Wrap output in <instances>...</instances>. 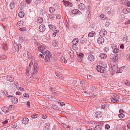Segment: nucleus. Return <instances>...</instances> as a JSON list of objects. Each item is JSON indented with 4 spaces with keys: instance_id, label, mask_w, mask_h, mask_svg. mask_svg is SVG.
I'll list each match as a JSON object with an SVG mask.
<instances>
[{
    "instance_id": "14",
    "label": "nucleus",
    "mask_w": 130,
    "mask_h": 130,
    "mask_svg": "<svg viewBox=\"0 0 130 130\" xmlns=\"http://www.w3.org/2000/svg\"><path fill=\"white\" fill-rule=\"evenodd\" d=\"M19 17L21 18L23 17L24 15V12L22 11H20L18 14Z\"/></svg>"
},
{
    "instance_id": "18",
    "label": "nucleus",
    "mask_w": 130,
    "mask_h": 130,
    "mask_svg": "<svg viewBox=\"0 0 130 130\" xmlns=\"http://www.w3.org/2000/svg\"><path fill=\"white\" fill-rule=\"evenodd\" d=\"M129 12L128 8H125L123 10V13L124 14H127Z\"/></svg>"
},
{
    "instance_id": "49",
    "label": "nucleus",
    "mask_w": 130,
    "mask_h": 130,
    "mask_svg": "<svg viewBox=\"0 0 130 130\" xmlns=\"http://www.w3.org/2000/svg\"><path fill=\"white\" fill-rule=\"evenodd\" d=\"M79 56L80 58H82L84 56V54L82 53H80L79 54Z\"/></svg>"
},
{
    "instance_id": "44",
    "label": "nucleus",
    "mask_w": 130,
    "mask_h": 130,
    "mask_svg": "<svg viewBox=\"0 0 130 130\" xmlns=\"http://www.w3.org/2000/svg\"><path fill=\"white\" fill-rule=\"evenodd\" d=\"M126 57L127 59L129 60H130V53H129L127 54Z\"/></svg>"
},
{
    "instance_id": "6",
    "label": "nucleus",
    "mask_w": 130,
    "mask_h": 130,
    "mask_svg": "<svg viewBox=\"0 0 130 130\" xmlns=\"http://www.w3.org/2000/svg\"><path fill=\"white\" fill-rule=\"evenodd\" d=\"M107 33L105 29L101 30L99 32L100 35L101 36H105L106 35Z\"/></svg>"
},
{
    "instance_id": "30",
    "label": "nucleus",
    "mask_w": 130,
    "mask_h": 130,
    "mask_svg": "<svg viewBox=\"0 0 130 130\" xmlns=\"http://www.w3.org/2000/svg\"><path fill=\"white\" fill-rule=\"evenodd\" d=\"M106 55L105 54L102 53L101 55V58L103 59L105 58L106 57Z\"/></svg>"
},
{
    "instance_id": "63",
    "label": "nucleus",
    "mask_w": 130,
    "mask_h": 130,
    "mask_svg": "<svg viewBox=\"0 0 130 130\" xmlns=\"http://www.w3.org/2000/svg\"><path fill=\"white\" fill-rule=\"evenodd\" d=\"M92 90L93 91H94V92H96L95 90H96V88L95 87L93 86V87H92Z\"/></svg>"
},
{
    "instance_id": "35",
    "label": "nucleus",
    "mask_w": 130,
    "mask_h": 130,
    "mask_svg": "<svg viewBox=\"0 0 130 130\" xmlns=\"http://www.w3.org/2000/svg\"><path fill=\"white\" fill-rule=\"evenodd\" d=\"M72 27L73 28L75 29H77L79 28L78 26L77 25H72Z\"/></svg>"
},
{
    "instance_id": "38",
    "label": "nucleus",
    "mask_w": 130,
    "mask_h": 130,
    "mask_svg": "<svg viewBox=\"0 0 130 130\" xmlns=\"http://www.w3.org/2000/svg\"><path fill=\"white\" fill-rule=\"evenodd\" d=\"M3 47L5 50H7V47L6 44L4 43L3 45Z\"/></svg>"
},
{
    "instance_id": "15",
    "label": "nucleus",
    "mask_w": 130,
    "mask_h": 130,
    "mask_svg": "<svg viewBox=\"0 0 130 130\" xmlns=\"http://www.w3.org/2000/svg\"><path fill=\"white\" fill-rule=\"evenodd\" d=\"M95 116L96 117H100L102 116V113L98 111L95 113Z\"/></svg>"
},
{
    "instance_id": "11",
    "label": "nucleus",
    "mask_w": 130,
    "mask_h": 130,
    "mask_svg": "<svg viewBox=\"0 0 130 130\" xmlns=\"http://www.w3.org/2000/svg\"><path fill=\"white\" fill-rule=\"evenodd\" d=\"M78 6L79 9L80 10L84 9L85 8V5L83 3L79 4Z\"/></svg>"
},
{
    "instance_id": "57",
    "label": "nucleus",
    "mask_w": 130,
    "mask_h": 130,
    "mask_svg": "<svg viewBox=\"0 0 130 130\" xmlns=\"http://www.w3.org/2000/svg\"><path fill=\"white\" fill-rule=\"evenodd\" d=\"M8 121L7 120H6L4 121H3L2 122L3 124L5 125V124L8 123Z\"/></svg>"
},
{
    "instance_id": "4",
    "label": "nucleus",
    "mask_w": 130,
    "mask_h": 130,
    "mask_svg": "<svg viewBox=\"0 0 130 130\" xmlns=\"http://www.w3.org/2000/svg\"><path fill=\"white\" fill-rule=\"evenodd\" d=\"M96 69L98 72L102 73H103L105 71L104 68L103 67V66L98 65L96 67Z\"/></svg>"
},
{
    "instance_id": "53",
    "label": "nucleus",
    "mask_w": 130,
    "mask_h": 130,
    "mask_svg": "<svg viewBox=\"0 0 130 130\" xmlns=\"http://www.w3.org/2000/svg\"><path fill=\"white\" fill-rule=\"evenodd\" d=\"M24 97L27 98L28 97L29 95L28 93H24L23 94Z\"/></svg>"
},
{
    "instance_id": "25",
    "label": "nucleus",
    "mask_w": 130,
    "mask_h": 130,
    "mask_svg": "<svg viewBox=\"0 0 130 130\" xmlns=\"http://www.w3.org/2000/svg\"><path fill=\"white\" fill-rule=\"evenodd\" d=\"M8 80L10 82H12L13 81V78L9 76H8L7 77Z\"/></svg>"
},
{
    "instance_id": "31",
    "label": "nucleus",
    "mask_w": 130,
    "mask_h": 130,
    "mask_svg": "<svg viewBox=\"0 0 130 130\" xmlns=\"http://www.w3.org/2000/svg\"><path fill=\"white\" fill-rule=\"evenodd\" d=\"M59 31L58 30H56L54 33L52 34V36L53 37H55L56 36V34L58 33L59 32Z\"/></svg>"
},
{
    "instance_id": "47",
    "label": "nucleus",
    "mask_w": 130,
    "mask_h": 130,
    "mask_svg": "<svg viewBox=\"0 0 130 130\" xmlns=\"http://www.w3.org/2000/svg\"><path fill=\"white\" fill-rule=\"evenodd\" d=\"M3 94L5 95H7L8 94L7 92L5 90L3 91Z\"/></svg>"
},
{
    "instance_id": "28",
    "label": "nucleus",
    "mask_w": 130,
    "mask_h": 130,
    "mask_svg": "<svg viewBox=\"0 0 130 130\" xmlns=\"http://www.w3.org/2000/svg\"><path fill=\"white\" fill-rule=\"evenodd\" d=\"M15 7V5L14 3L11 2L10 4V7L11 9H12Z\"/></svg>"
},
{
    "instance_id": "41",
    "label": "nucleus",
    "mask_w": 130,
    "mask_h": 130,
    "mask_svg": "<svg viewBox=\"0 0 130 130\" xmlns=\"http://www.w3.org/2000/svg\"><path fill=\"white\" fill-rule=\"evenodd\" d=\"M105 129H108L109 128L110 126L108 124H106L105 125Z\"/></svg>"
},
{
    "instance_id": "54",
    "label": "nucleus",
    "mask_w": 130,
    "mask_h": 130,
    "mask_svg": "<svg viewBox=\"0 0 130 130\" xmlns=\"http://www.w3.org/2000/svg\"><path fill=\"white\" fill-rule=\"evenodd\" d=\"M125 83L126 85L127 86H129L130 84V83L128 81H126L125 82Z\"/></svg>"
},
{
    "instance_id": "50",
    "label": "nucleus",
    "mask_w": 130,
    "mask_h": 130,
    "mask_svg": "<svg viewBox=\"0 0 130 130\" xmlns=\"http://www.w3.org/2000/svg\"><path fill=\"white\" fill-rule=\"evenodd\" d=\"M111 47L114 50V48H115L116 47H117V46L113 44L111 46Z\"/></svg>"
},
{
    "instance_id": "23",
    "label": "nucleus",
    "mask_w": 130,
    "mask_h": 130,
    "mask_svg": "<svg viewBox=\"0 0 130 130\" xmlns=\"http://www.w3.org/2000/svg\"><path fill=\"white\" fill-rule=\"evenodd\" d=\"M124 68V67H122L120 68H119V70H118L117 71V73H122V71L123 70Z\"/></svg>"
},
{
    "instance_id": "42",
    "label": "nucleus",
    "mask_w": 130,
    "mask_h": 130,
    "mask_svg": "<svg viewBox=\"0 0 130 130\" xmlns=\"http://www.w3.org/2000/svg\"><path fill=\"white\" fill-rule=\"evenodd\" d=\"M20 30L22 31H24L26 30V28L23 27L20 28Z\"/></svg>"
},
{
    "instance_id": "26",
    "label": "nucleus",
    "mask_w": 130,
    "mask_h": 130,
    "mask_svg": "<svg viewBox=\"0 0 130 130\" xmlns=\"http://www.w3.org/2000/svg\"><path fill=\"white\" fill-rule=\"evenodd\" d=\"M43 19L39 17L37 20V22L38 23H41L43 22Z\"/></svg>"
},
{
    "instance_id": "19",
    "label": "nucleus",
    "mask_w": 130,
    "mask_h": 130,
    "mask_svg": "<svg viewBox=\"0 0 130 130\" xmlns=\"http://www.w3.org/2000/svg\"><path fill=\"white\" fill-rule=\"evenodd\" d=\"M119 58V56L118 54H116V55H115L113 57V60L114 61H116L118 60Z\"/></svg>"
},
{
    "instance_id": "7",
    "label": "nucleus",
    "mask_w": 130,
    "mask_h": 130,
    "mask_svg": "<svg viewBox=\"0 0 130 130\" xmlns=\"http://www.w3.org/2000/svg\"><path fill=\"white\" fill-rule=\"evenodd\" d=\"M104 22H105V25L108 26L110 24V20L108 18H105L104 19Z\"/></svg>"
},
{
    "instance_id": "45",
    "label": "nucleus",
    "mask_w": 130,
    "mask_h": 130,
    "mask_svg": "<svg viewBox=\"0 0 130 130\" xmlns=\"http://www.w3.org/2000/svg\"><path fill=\"white\" fill-rule=\"evenodd\" d=\"M74 11H75V12L76 13L78 12L79 11V10H78L75 9V10H73L72 11V13L74 14H75V13L74 12Z\"/></svg>"
},
{
    "instance_id": "29",
    "label": "nucleus",
    "mask_w": 130,
    "mask_h": 130,
    "mask_svg": "<svg viewBox=\"0 0 130 130\" xmlns=\"http://www.w3.org/2000/svg\"><path fill=\"white\" fill-rule=\"evenodd\" d=\"M118 117L121 119L123 118L124 117V115L123 113H120L118 115Z\"/></svg>"
},
{
    "instance_id": "39",
    "label": "nucleus",
    "mask_w": 130,
    "mask_h": 130,
    "mask_svg": "<svg viewBox=\"0 0 130 130\" xmlns=\"http://www.w3.org/2000/svg\"><path fill=\"white\" fill-rule=\"evenodd\" d=\"M61 59H62V62H63L64 63H66L67 62V61L63 57H61Z\"/></svg>"
},
{
    "instance_id": "62",
    "label": "nucleus",
    "mask_w": 130,
    "mask_h": 130,
    "mask_svg": "<svg viewBox=\"0 0 130 130\" xmlns=\"http://www.w3.org/2000/svg\"><path fill=\"white\" fill-rule=\"evenodd\" d=\"M57 19H60L61 18V16L60 15H58L57 16H56V17Z\"/></svg>"
},
{
    "instance_id": "46",
    "label": "nucleus",
    "mask_w": 130,
    "mask_h": 130,
    "mask_svg": "<svg viewBox=\"0 0 130 130\" xmlns=\"http://www.w3.org/2000/svg\"><path fill=\"white\" fill-rule=\"evenodd\" d=\"M65 23H66V27H67V28H69V25H68V21H67V20H66V22Z\"/></svg>"
},
{
    "instance_id": "60",
    "label": "nucleus",
    "mask_w": 130,
    "mask_h": 130,
    "mask_svg": "<svg viewBox=\"0 0 130 130\" xmlns=\"http://www.w3.org/2000/svg\"><path fill=\"white\" fill-rule=\"evenodd\" d=\"M62 126H63V127L65 128H68V126H67V125H66L65 124H64L63 123H62Z\"/></svg>"
},
{
    "instance_id": "64",
    "label": "nucleus",
    "mask_w": 130,
    "mask_h": 130,
    "mask_svg": "<svg viewBox=\"0 0 130 130\" xmlns=\"http://www.w3.org/2000/svg\"><path fill=\"white\" fill-rule=\"evenodd\" d=\"M127 6L128 7L130 6V2H129L127 3Z\"/></svg>"
},
{
    "instance_id": "40",
    "label": "nucleus",
    "mask_w": 130,
    "mask_h": 130,
    "mask_svg": "<svg viewBox=\"0 0 130 130\" xmlns=\"http://www.w3.org/2000/svg\"><path fill=\"white\" fill-rule=\"evenodd\" d=\"M68 5V6L69 7H71L72 5V4L71 3H67L66 4V5Z\"/></svg>"
},
{
    "instance_id": "58",
    "label": "nucleus",
    "mask_w": 130,
    "mask_h": 130,
    "mask_svg": "<svg viewBox=\"0 0 130 130\" xmlns=\"http://www.w3.org/2000/svg\"><path fill=\"white\" fill-rule=\"evenodd\" d=\"M30 102H29V101H28L27 102V106L29 107H30Z\"/></svg>"
},
{
    "instance_id": "10",
    "label": "nucleus",
    "mask_w": 130,
    "mask_h": 130,
    "mask_svg": "<svg viewBox=\"0 0 130 130\" xmlns=\"http://www.w3.org/2000/svg\"><path fill=\"white\" fill-rule=\"evenodd\" d=\"M22 123L25 124H26L28 123L29 122V119L27 118H23L22 120Z\"/></svg>"
},
{
    "instance_id": "9",
    "label": "nucleus",
    "mask_w": 130,
    "mask_h": 130,
    "mask_svg": "<svg viewBox=\"0 0 130 130\" xmlns=\"http://www.w3.org/2000/svg\"><path fill=\"white\" fill-rule=\"evenodd\" d=\"M104 42V39L102 37H99L97 39V42L100 44L103 43Z\"/></svg>"
},
{
    "instance_id": "21",
    "label": "nucleus",
    "mask_w": 130,
    "mask_h": 130,
    "mask_svg": "<svg viewBox=\"0 0 130 130\" xmlns=\"http://www.w3.org/2000/svg\"><path fill=\"white\" fill-rule=\"evenodd\" d=\"M56 17V15L55 14H50L49 15V18L50 19H53L55 18Z\"/></svg>"
},
{
    "instance_id": "2",
    "label": "nucleus",
    "mask_w": 130,
    "mask_h": 130,
    "mask_svg": "<svg viewBox=\"0 0 130 130\" xmlns=\"http://www.w3.org/2000/svg\"><path fill=\"white\" fill-rule=\"evenodd\" d=\"M111 100L112 102L114 103L119 102V96L116 94H112L111 95Z\"/></svg>"
},
{
    "instance_id": "12",
    "label": "nucleus",
    "mask_w": 130,
    "mask_h": 130,
    "mask_svg": "<svg viewBox=\"0 0 130 130\" xmlns=\"http://www.w3.org/2000/svg\"><path fill=\"white\" fill-rule=\"evenodd\" d=\"M88 59L90 61H93L94 59V56L92 55H90L88 56Z\"/></svg>"
},
{
    "instance_id": "56",
    "label": "nucleus",
    "mask_w": 130,
    "mask_h": 130,
    "mask_svg": "<svg viewBox=\"0 0 130 130\" xmlns=\"http://www.w3.org/2000/svg\"><path fill=\"white\" fill-rule=\"evenodd\" d=\"M15 49L17 51H19V47L18 46H16L15 47Z\"/></svg>"
},
{
    "instance_id": "20",
    "label": "nucleus",
    "mask_w": 130,
    "mask_h": 130,
    "mask_svg": "<svg viewBox=\"0 0 130 130\" xmlns=\"http://www.w3.org/2000/svg\"><path fill=\"white\" fill-rule=\"evenodd\" d=\"M113 51L114 53H117L119 52V48L116 47L115 48H114V49L113 50Z\"/></svg>"
},
{
    "instance_id": "37",
    "label": "nucleus",
    "mask_w": 130,
    "mask_h": 130,
    "mask_svg": "<svg viewBox=\"0 0 130 130\" xmlns=\"http://www.w3.org/2000/svg\"><path fill=\"white\" fill-rule=\"evenodd\" d=\"M38 116L36 114H33L31 116V117L33 119H35L37 118Z\"/></svg>"
},
{
    "instance_id": "3",
    "label": "nucleus",
    "mask_w": 130,
    "mask_h": 130,
    "mask_svg": "<svg viewBox=\"0 0 130 130\" xmlns=\"http://www.w3.org/2000/svg\"><path fill=\"white\" fill-rule=\"evenodd\" d=\"M95 126L94 128V130H101L102 128V126L100 123H95Z\"/></svg>"
},
{
    "instance_id": "48",
    "label": "nucleus",
    "mask_w": 130,
    "mask_h": 130,
    "mask_svg": "<svg viewBox=\"0 0 130 130\" xmlns=\"http://www.w3.org/2000/svg\"><path fill=\"white\" fill-rule=\"evenodd\" d=\"M14 106L11 105H10L8 107V108L9 109H11L12 108H14Z\"/></svg>"
},
{
    "instance_id": "13",
    "label": "nucleus",
    "mask_w": 130,
    "mask_h": 130,
    "mask_svg": "<svg viewBox=\"0 0 130 130\" xmlns=\"http://www.w3.org/2000/svg\"><path fill=\"white\" fill-rule=\"evenodd\" d=\"M79 40L77 38H75L73 39L72 43L73 45H76L78 42Z\"/></svg>"
},
{
    "instance_id": "8",
    "label": "nucleus",
    "mask_w": 130,
    "mask_h": 130,
    "mask_svg": "<svg viewBox=\"0 0 130 130\" xmlns=\"http://www.w3.org/2000/svg\"><path fill=\"white\" fill-rule=\"evenodd\" d=\"M45 29V26L44 25H41L39 27V30L40 32L44 31Z\"/></svg>"
},
{
    "instance_id": "59",
    "label": "nucleus",
    "mask_w": 130,
    "mask_h": 130,
    "mask_svg": "<svg viewBox=\"0 0 130 130\" xmlns=\"http://www.w3.org/2000/svg\"><path fill=\"white\" fill-rule=\"evenodd\" d=\"M30 66L29 67V66L28 68H27L26 69V71L27 73H28L29 72V71L30 70Z\"/></svg>"
},
{
    "instance_id": "16",
    "label": "nucleus",
    "mask_w": 130,
    "mask_h": 130,
    "mask_svg": "<svg viewBox=\"0 0 130 130\" xmlns=\"http://www.w3.org/2000/svg\"><path fill=\"white\" fill-rule=\"evenodd\" d=\"M95 35V32L93 31H91L89 33L88 36L89 37H93Z\"/></svg>"
},
{
    "instance_id": "36",
    "label": "nucleus",
    "mask_w": 130,
    "mask_h": 130,
    "mask_svg": "<svg viewBox=\"0 0 130 130\" xmlns=\"http://www.w3.org/2000/svg\"><path fill=\"white\" fill-rule=\"evenodd\" d=\"M108 107V105L107 104H104V105H102L101 106V107L103 109H105L106 107Z\"/></svg>"
},
{
    "instance_id": "33",
    "label": "nucleus",
    "mask_w": 130,
    "mask_h": 130,
    "mask_svg": "<svg viewBox=\"0 0 130 130\" xmlns=\"http://www.w3.org/2000/svg\"><path fill=\"white\" fill-rule=\"evenodd\" d=\"M7 56L5 55H2L1 56L0 58L1 60H4L6 58Z\"/></svg>"
},
{
    "instance_id": "61",
    "label": "nucleus",
    "mask_w": 130,
    "mask_h": 130,
    "mask_svg": "<svg viewBox=\"0 0 130 130\" xmlns=\"http://www.w3.org/2000/svg\"><path fill=\"white\" fill-rule=\"evenodd\" d=\"M104 15L103 14H101L100 15V17L101 19H103L104 17Z\"/></svg>"
},
{
    "instance_id": "34",
    "label": "nucleus",
    "mask_w": 130,
    "mask_h": 130,
    "mask_svg": "<svg viewBox=\"0 0 130 130\" xmlns=\"http://www.w3.org/2000/svg\"><path fill=\"white\" fill-rule=\"evenodd\" d=\"M49 28L52 30H54L55 28L54 26L52 25H49Z\"/></svg>"
},
{
    "instance_id": "5",
    "label": "nucleus",
    "mask_w": 130,
    "mask_h": 130,
    "mask_svg": "<svg viewBox=\"0 0 130 130\" xmlns=\"http://www.w3.org/2000/svg\"><path fill=\"white\" fill-rule=\"evenodd\" d=\"M37 63H35L33 68V73L35 74L37 73L38 72V67H37Z\"/></svg>"
},
{
    "instance_id": "27",
    "label": "nucleus",
    "mask_w": 130,
    "mask_h": 130,
    "mask_svg": "<svg viewBox=\"0 0 130 130\" xmlns=\"http://www.w3.org/2000/svg\"><path fill=\"white\" fill-rule=\"evenodd\" d=\"M50 125L49 123H47L45 127V130H48L50 128Z\"/></svg>"
},
{
    "instance_id": "1",
    "label": "nucleus",
    "mask_w": 130,
    "mask_h": 130,
    "mask_svg": "<svg viewBox=\"0 0 130 130\" xmlns=\"http://www.w3.org/2000/svg\"><path fill=\"white\" fill-rule=\"evenodd\" d=\"M41 53H42L44 55H46L45 57V60L46 62H48L50 60V58L52 56V55L50 53L49 51L47 50L41 52Z\"/></svg>"
},
{
    "instance_id": "52",
    "label": "nucleus",
    "mask_w": 130,
    "mask_h": 130,
    "mask_svg": "<svg viewBox=\"0 0 130 130\" xmlns=\"http://www.w3.org/2000/svg\"><path fill=\"white\" fill-rule=\"evenodd\" d=\"M39 57L40 58H41L42 59H43L44 57V56L41 54H39Z\"/></svg>"
},
{
    "instance_id": "51",
    "label": "nucleus",
    "mask_w": 130,
    "mask_h": 130,
    "mask_svg": "<svg viewBox=\"0 0 130 130\" xmlns=\"http://www.w3.org/2000/svg\"><path fill=\"white\" fill-rule=\"evenodd\" d=\"M19 39L23 41L25 39V37L23 36H21L19 38Z\"/></svg>"
},
{
    "instance_id": "55",
    "label": "nucleus",
    "mask_w": 130,
    "mask_h": 130,
    "mask_svg": "<svg viewBox=\"0 0 130 130\" xmlns=\"http://www.w3.org/2000/svg\"><path fill=\"white\" fill-rule=\"evenodd\" d=\"M76 45H73L72 46V48L73 49L75 50L76 49Z\"/></svg>"
},
{
    "instance_id": "43",
    "label": "nucleus",
    "mask_w": 130,
    "mask_h": 130,
    "mask_svg": "<svg viewBox=\"0 0 130 130\" xmlns=\"http://www.w3.org/2000/svg\"><path fill=\"white\" fill-rule=\"evenodd\" d=\"M104 51L107 52L109 50V48L108 47H105L104 49Z\"/></svg>"
},
{
    "instance_id": "17",
    "label": "nucleus",
    "mask_w": 130,
    "mask_h": 130,
    "mask_svg": "<svg viewBox=\"0 0 130 130\" xmlns=\"http://www.w3.org/2000/svg\"><path fill=\"white\" fill-rule=\"evenodd\" d=\"M12 102L14 104H17L18 102V99L15 98H14L12 99Z\"/></svg>"
},
{
    "instance_id": "32",
    "label": "nucleus",
    "mask_w": 130,
    "mask_h": 130,
    "mask_svg": "<svg viewBox=\"0 0 130 130\" xmlns=\"http://www.w3.org/2000/svg\"><path fill=\"white\" fill-rule=\"evenodd\" d=\"M43 46L41 45L39 46L38 47V50L41 52H42V50H43Z\"/></svg>"
},
{
    "instance_id": "22",
    "label": "nucleus",
    "mask_w": 130,
    "mask_h": 130,
    "mask_svg": "<svg viewBox=\"0 0 130 130\" xmlns=\"http://www.w3.org/2000/svg\"><path fill=\"white\" fill-rule=\"evenodd\" d=\"M108 13H110L112 12L111 8L110 7L107 8L105 10Z\"/></svg>"
},
{
    "instance_id": "24",
    "label": "nucleus",
    "mask_w": 130,
    "mask_h": 130,
    "mask_svg": "<svg viewBox=\"0 0 130 130\" xmlns=\"http://www.w3.org/2000/svg\"><path fill=\"white\" fill-rule=\"evenodd\" d=\"M55 11V9L53 7H51L49 9V11L51 13L54 12Z\"/></svg>"
}]
</instances>
